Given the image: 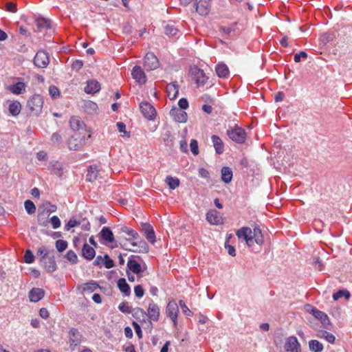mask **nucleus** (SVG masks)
Returning <instances> with one entry per match:
<instances>
[{"label": "nucleus", "mask_w": 352, "mask_h": 352, "mask_svg": "<svg viewBox=\"0 0 352 352\" xmlns=\"http://www.w3.org/2000/svg\"><path fill=\"white\" fill-rule=\"evenodd\" d=\"M239 239L245 241L249 248L253 247L254 243L259 246L263 243V236L259 227L255 226L253 230L249 227H242L236 232Z\"/></svg>", "instance_id": "f257e3e1"}, {"label": "nucleus", "mask_w": 352, "mask_h": 352, "mask_svg": "<svg viewBox=\"0 0 352 352\" xmlns=\"http://www.w3.org/2000/svg\"><path fill=\"white\" fill-rule=\"evenodd\" d=\"M119 233L126 234L129 236L126 240L129 241L133 247H137L139 243L141 248H144L145 251H147L148 248L146 242L140 239L139 234L135 230L123 226L119 228Z\"/></svg>", "instance_id": "f03ea898"}, {"label": "nucleus", "mask_w": 352, "mask_h": 352, "mask_svg": "<svg viewBox=\"0 0 352 352\" xmlns=\"http://www.w3.org/2000/svg\"><path fill=\"white\" fill-rule=\"evenodd\" d=\"M43 98L39 94H34L28 101L27 107L31 116H38L42 111Z\"/></svg>", "instance_id": "7ed1b4c3"}, {"label": "nucleus", "mask_w": 352, "mask_h": 352, "mask_svg": "<svg viewBox=\"0 0 352 352\" xmlns=\"http://www.w3.org/2000/svg\"><path fill=\"white\" fill-rule=\"evenodd\" d=\"M139 314H140L142 316H144L146 315V312L142 308H137L135 309V314L138 315ZM146 315L151 321L157 322L160 319V307L153 300H151V302L148 304Z\"/></svg>", "instance_id": "20e7f679"}, {"label": "nucleus", "mask_w": 352, "mask_h": 352, "mask_svg": "<svg viewBox=\"0 0 352 352\" xmlns=\"http://www.w3.org/2000/svg\"><path fill=\"white\" fill-rule=\"evenodd\" d=\"M226 133L230 139L237 143H243L246 139L245 130L237 125H235L234 127H229Z\"/></svg>", "instance_id": "39448f33"}, {"label": "nucleus", "mask_w": 352, "mask_h": 352, "mask_svg": "<svg viewBox=\"0 0 352 352\" xmlns=\"http://www.w3.org/2000/svg\"><path fill=\"white\" fill-rule=\"evenodd\" d=\"M68 338L70 349L75 351L76 347L82 342L84 338L77 329L72 328L68 332Z\"/></svg>", "instance_id": "423d86ee"}, {"label": "nucleus", "mask_w": 352, "mask_h": 352, "mask_svg": "<svg viewBox=\"0 0 352 352\" xmlns=\"http://www.w3.org/2000/svg\"><path fill=\"white\" fill-rule=\"evenodd\" d=\"M160 65L159 60L156 56L152 53L148 52L144 57V67L146 70L151 71L158 68Z\"/></svg>", "instance_id": "0eeeda50"}, {"label": "nucleus", "mask_w": 352, "mask_h": 352, "mask_svg": "<svg viewBox=\"0 0 352 352\" xmlns=\"http://www.w3.org/2000/svg\"><path fill=\"white\" fill-rule=\"evenodd\" d=\"M49 62L50 60L47 53L43 50L38 51L34 58V65L39 68L46 67Z\"/></svg>", "instance_id": "6e6552de"}, {"label": "nucleus", "mask_w": 352, "mask_h": 352, "mask_svg": "<svg viewBox=\"0 0 352 352\" xmlns=\"http://www.w3.org/2000/svg\"><path fill=\"white\" fill-rule=\"evenodd\" d=\"M67 144L70 150L78 151L85 144V139L81 135L75 134L69 138Z\"/></svg>", "instance_id": "1a4fd4ad"}, {"label": "nucleus", "mask_w": 352, "mask_h": 352, "mask_svg": "<svg viewBox=\"0 0 352 352\" xmlns=\"http://www.w3.org/2000/svg\"><path fill=\"white\" fill-rule=\"evenodd\" d=\"M285 349L287 352H301L300 344L295 336H289L286 339Z\"/></svg>", "instance_id": "9d476101"}, {"label": "nucleus", "mask_w": 352, "mask_h": 352, "mask_svg": "<svg viewBox=\"0 0 352 352\" xmlns=\"http://www.w3.org/2000/svg\"><path fill=\"white\" fill-rule=\"evenodd\" d=\"M140 108L143 116L148 120H153L156 115L155 109L148 102H142L140 104Z\"/></svg>", "instance_id": "9b49d317"}, {"label": "nucleus", "mask_w": 352, "mask_h": 352, "mask_svg": "<svg viewBox=\"0 0 352 352\" xmlns=\"http://www.w3.org/2000/svg\"><path fill=\"white\" fill-rule=\"evenodd\" d=\"M192 79L195 81L196 84L198 86H203L206 84L208 80V77L206 76L204 72L197 67H195L192 69Z\"/></svg>", "instance_id": "f8f14e48"}, {"label": "nucleus", "mask_w": 352, "mask_h": 352, "mask_svg": "<svg viewBox=\"0 0 352 352\" xmlns=\"http://www.w3.org/2000/svg\"><path fill=\"white\" fill-rule=\"evenodd\" d=\"M166 314L168 318L173 321L175 325L177 324V315L179 313V308L176 302H169L166 307Z\"/></svg>", "instance_id": "ddd939ff"}, {"label": "nucleus", "mask_w": 352, "mask_h": 352, "mask_svg": "<svg viewBox=\"0 0 352 352\" xmlns=\"http://www.w3.org/2000/svg\"><path fill=\"white\" fill-rule=\"evenodd\" d=\"M133 78L139 84L143 85L146 82V76L140 66L135 65L131 72Z\"/></svg>", "instance_id": "4468645a"}, {"label": "nucleus", "mask_w": 352, "mask_h": 352, "mask_svg": "<svg viewBox=\"0 0 352 352\" xmlns=\"http://www.w3.org/2000/svg\"><path fill=\"white\" fill-rule=\"evenodd\" d=\"M170 116L175 121L181 123L186 122L188 118V115L185 111L175 107L170 109Z\"/></svg>", "instance_id": "2eb2a0df"}, {"label": "nucleus", "mask_w": 352, "mask_h": 352, "mask_svg": "<svg viewBox=\"0 0 352 352\" xmlns=\"http://www.w3.org/2000/svg\"><path fill=\"white\" fill-rule=\"evenodd\" d=\"M210 0H199V2L195 3L196 11L201 15H207L210 10Z\"/></svg>", "instance_id": "dca6fc26"}, {"label": "nucleus", "mask_w": 352, "mask_h": 352, "mask_svg": "<svg viewBox=\"0 0 352 352\" xmlns=\"http://www.w3.org/2000/svg\"><path fill=\"white\" fill-rule=\"evenodd\" d=\"M42 265L48 272H53L56 270L57 265L55 261L54 254L41 261Z\"/></svg>", "instance_id": "f3484780"}, {"label": "nucleus", "mask_w": 352, "mask_h": 352, "mask_svg": "<svg viewBox=\"0 0 352 352\" xmlns=\"http://www.w3.org/2000/svg\"><path fill=\"white\" fill-rule=\"evenodd\" d=\"M142 230L144 232L146 239L152 244L156 241L155 234L153 227L147 223L142 224Z\"/></svg>", "instance_id": "a211bd4d"}, {"label": "nucleus", "mask_w": 352, "mask_h": 352, "mask_svg": "<svg viewBox=\"0 0 352 352\" xmlns=\"http://www.w3.org/2000/svg\"><path fill=\"white\" fill-rule=\"evenodd\" d=\"M84 90L88 94H94L100 90V84L96 80H88Z\"/></svg>", "instance_id": "6ab92c4d"}, {"label": "nucleus", "mask_w": 352, "mask_h": 352, "mask_svg": "<svg viewBox=\"0 0 352 352\" xmlns=\"http://www.w3.org/2000/svg\"><path fill=\"white\" fill-rule=\"evenodd\" d=\"M44 290L41 288H33L29 292V298L31 302H36L44 296Z\"/></svg>", "instance_id": "aec40b11"}, {"label": "nucleus", "mask_w": 352, "mask_h": 352, "mask_svg": "<svg viewBox=\"0 0 352 352\" xmlns=\"http://www.w3.org/2000/svg\"><path fill=\"white\" fill-rule=\"evenodd\" d=\"M167 96L170 100H175L179 94V86L177 82H171L166 87Z\"/></svg>", "instance_id": "412c9836"}, {"label": "nucleus", "mask_w": 352, "mask_h": 352, "mask_svg": "<svg viewBox=\"0 0 352 352\" xmlns=\"http://www.w3.org/2000/svg\"><path fill=\"white\" fill-rule=\"evenodd\" d=\"M98 235L100 239L106 242L112 243L114 241L113 234L109 227H103Z\"/></svg>", "instance_id": "4be33fe9"}, {"label": "nucleus", "mask_w": 352, "mask_h": 352, "mask_svg": "<svg viewBox=\"0 0 352 352\" xmlns=\"http://www.w3.org/2000/svg\"><path fill=\"white\" fill-rule=\"evenodd\" d=\"M207 221L213 225H218L221 223V217L219 212L216 210H210L206 214Z\"/></svg>", "instance_id": "5701e85b"}, {"label": "nucleus", "mask_w": 352, "mask_h": 352, "mask_svg": "<svg viewBox=\"0 0 352 352\" xmlns=\"http://www.w3.org/2000/svg\"><path fill=\"white\" fill-rule=\"evenodd\" d=\"M27 85L23 82H17L9 87V90L15 95H20L25 92Z\"/></svg>", "instance_id": "b1692460"}, {"label": "nucleus", "mask_w": 352, "mask_h": 352, "mask_svg": "<svg viewBox=\"0 0 352 352\" xmlns=\"http://www.w3.org/2000/svg\"><path fill=\"white\" fill-rule=\"evenodd\" d=\"M211 140L216 153L217 154L223 153L224 151V144L222 140L218 135H212Z\"/></svg>", "instance_id": "393cba45"}, {"label": "nucleus", "mask_w": 352, "mask_h": 352, "mask_svg": "<svg viewBox=\"0 0 352 352\" xmlns=\"http://www.w3.org/2000/svg\"><path fill=\"white\" fill-rule=\"evenodd\" d=\"M118 287L124 296H129L131 294V287L126 283L125 278H121L118 280Z\"/></svg>", "instance_id": "a878e982"}, {"label": "nucleus", "mask_w": 352, "mask_h": 352, "mask_svg": "<svg viewBox=\"0 0 352 352\" xmlns=\"http://www.w3.org/2000/svg\"><path fill=\"white\" fill-rule=\"evenodd\" d=\"M82 255L85 258L91 261L95 257L96 251L94 248L85 243L82 249Z\"/></svg>", "instance_id": "bb28decb"}, {"label": "nucleus", "mask_w": 352, "mask_h": 352, "mask_svg": "<svg viewBox=\"0 0 352 352\" xmlns=\"http://www.w3.org/2000/svg\"><path fill=\"white\" fill-rule=\"evenodd\" d=\"M127 268L134 274H139L142 271L141 265L134 259L129 258L127 262Z\"/></svg>", "instance_id": "cd10ccee"}, {"label": "nucleus", "mask_w": 352, "mask_h": 352, "mask_svg": "<svg viewBox=\"0 0 352 352\" xmlns=\"http://www.w3.org/2000/svg\"><path fill=\"white\" fill-rule=\"evenodd\" d=\"M49 170L58 177L63 175V166L61 164L57 161H52L49 164Z\"/></svg>", "instance_id": "c85d7f7f"}, {"label": "nucleus", "mask_w": 352, "mask_h": 352, "mask_svg": "<svg viewBox=\"0 0 352 352\" xmlns=\"http://www.w3.org/2000/svg\"><path fill=\"white\" fill-rule=\"evenodd\" d=\"M221 180L226 184H229L232 179V170L230 167L224 166L221 168Z\"/></svg>", "instance_id": "c756f323"}, {"label": "nucleus", "mask_w": 352, "mask_h": 352, "mask_svg": "<svg viewBox=\"0 0 352 352\" xmlns=\"http://www.w3.org/2000/svg\"><path fill=\"white\" fill-rule=\"evenodd\" d=\"M82 108L85 112L91 114L96 113L98 105L96 102L91 100H85L83 102Z\"/></svg>", "instance_id": "7c9ffc66"}, {"label": "nucleus", "mask_w": 352, "mask_h": 352, "mask_svg": "<svg viewBox=\"0 0 352 352\" xmlns=\"http://www.w3.org/2000/svg\"><path fill=\"white\" fill-rule=\"evenodd\" d=\"M217 76L220 78H226L229 75V69L225 64H218L215 68Z\"/></svg>", "instance_id": "2f4dec72"}, {"label": "nucleus", "mask_w": 352, "mask_h": 352, "mask_svg": "<svg viewBox=\"0 0 352 352\" xmlns=\"http://www.w3.org/2000/svg\"><path fill=\"white\" fill-rule=\"evenodd\" d=\"M99 171L96 166H90L87 174V180L92 182L98 177Z\"/></svg>", "instance_id": "473e14b6"}, {"label": "nucleus", "mask_w": 352, "mask_h": 352, "mask_svg": "<svg viewBox=\"0 0 352 352\" xmlns=\"http://www.w3.org/2000/svg\"><path fill=\"white\" fill-rule=\"evenodd\" d=\"M36 24L39 29H51L52 21L43 17H39L36 20Z\"/></svg>", "instance_id": "72a5a7b5"}, {"label": "nucleus", "mask_w": 352, "mask_h": 352, "mask_svg": "<svg viewBox=\"0 0 352 352\" xmlns=\"http://www.w3.org/2000/svg\"><path fill=\"white\" fill-rule=\"evenodd\" d=\"M81 217H72L68 222L65 225L64 230L65 231L70 230L71 228L80 226Z\"/></svg>", "instance_id": "f704fd0d"}, {"label": "nucleus", "mask_w": 352, "mask_h": 352, "mask_svg": "<svg viewBox=\"0 0 352 352\" xmlns=\"http://www.w3.org/2000/svg\"><path fill=\"white\" fill-rule=\"evenodd\" d=\"M8 110L10 114L14 116L19 115L21 110V105L18 101H13L10 103Z\"/></svg>", "instance_id": "c9c22d12"}, {"label": "nucleus", "mask_w": 352, "mask_h": 352, "mask_svg": "<svg viewBox=\"0 0 352 352\" xmlns=\"http://www.w3.org/2000/svg\"><path fill=\"white\" fill-rule=\"evenodd\" d=\"M69 124L71 129L74 131H78L83 126V122L80 120V118L76 116L71 117Z\"/></svg>", "instance_id": "e433bc0d"}, {"label": "nucleus", "mask_w": 352, "mask_h": 352, "mask_svg": "<svg viewBox=\"0 0 352 352\" xmlns=\"http://www.w3.org/2000/svg\"><path fill=\"white\" fill-rule=\"evenodd\" d=\"M54 250H50L45 246H41L37 250V255L41 257V260H44L45 258H47L49 256L54 254Z\"/></svg>", "instance_id": "4c0bfd02"}, {"label": "nucleus", "mask_w": 352, "mask_h": 352, "mask_svg": "<svg viewBox=\"0 0 352 352\" xmlns=\"http://www.w3.org/2000/svg\"><path fill=\"white\" fill-rule=\"evenodd\" d=\"M309 349L313 352H322L323 345L318 340H311L309 342Z\"/></svg>", "instance_id": "58836bf2"}, {"label": "nucleus", "mask_w": 352, "mask_h": 352, "mask_svg": "<svg viewBox=\"0 0 352 352\" xmlns=\"http://www.w3.org/2000/svg\"><path fill=\"white\" fill-rule=\"evenodd\" d=\"M162 138L166 146H171L173 143L174 138L168 130L162 133Z\"/></svg>", "instance_id": "ea45409f"}, {"label": "nucleus", "mask_w": 352, "mask_h": 352, "mask_svg": "<svg viewBox=\"0 0 352 352\" xmlns=\"http://www.w3.org/2000/svg\"><path fill=\"white\" fill-rule=\"evenodd\" d=\"M166 182L169 188L172 190L175 189L179 186V179L176 177H173L171 176H168L166 178Z\"/></svg>", "instance_id": "a19ab883"}, {"label": "nucleus", "mask_w": 352, "mask_h": 352, "mask_svg": "<svg viewBox=\"0 0 352 352\" xmlns=\"http://www.w3.org/2000/svg\"><path fill=\"white\" fill-rule=\"evenodd\" d=\"M98 287V284L96 282L91 280L83 285L82 290L83 292H88L91 293L94 292L96 289H97Z\"/></svg>", "instance_id": "79ce46f5"}, {"label": "nucleus", "mask_w": 352, "mask_h": 352, "mask_svg": "<svg viewBox=\"0 0 352 352\" xmlns=\"http://www.w3.org/2000/svg\"><path fill=\"white\" fill-rule=\"evenodd\" d=\"M343 296L346 299H349L351 296L350 292L347 290L340 289L333 294V298L334 300H337Z\"/></svg>", "instance_id": "37998d69"}, {"label": "nucleus", "mask_w": 352, "mask_h": 352, "mask_svg": "<svg viewBox=\"0 0 352 352\" xmlns=\"http://www.w3.org/2000/svg\"><path fill=\"white\" fill-rule=\"evenodd\" d=\"M165 34L169 36H175L178 33V29L174 25L168 24L165 26Z\"/></svg>", "instance_id": "c03bdc74"}, {"label": "nucleus", "mask_w": 352, "mask_h": 352, "mask_svg": "<svg viewBox=\"0 0 352 352\" xmlns=\"http://www.w3.org/2000/svg\"><path fill=\"white\" fill-rule=\"evenodd\" d=\"M25 209L28 214H32L36 212V206L30 200H26L24 203Z\"/></svg>", "instance_id": "a18cd8bd"}, {"label": "nucleus", "mask_w": 352, "mask_h": 352, "mask_svg": "<svg viewBox=\"0 0 352 352\" xmlns=\"http://www.w3.org/2000/svg\"><path fill=\"white\" fill-rule=\"evenodd\" d=\"M67 242L64 240H57L56 241V248L59 252H62L67 248Z\"/></svg>", "instance_id": "49530a36"}, {"label": "nucleus", "mask_w": 352, "mask_h": 352, "mask_svg": "<svg viewBox=\"0 0 352 352\" xmlns=\"http://www.w3.org/2000/svg\"><path fill=\"white\" fill-rule=\"evenodd\" d=\"M65 257L69 261H70L73 264L76 263L78 261L77 255L73 250H69L67 252Z\"/></svg>", "instance_id": "de8ad7c7"}, {"label": "nucleus", "mask_w": 352, "mask_h": 352, "mask_svg": "<svg viewBox=\"0 0 352 352\" xmlns=\"http://www.w3.org/2000/svg\"><path fill=\"white\" fill-rule=\"evenodd\" d=\"M118 309L120 311L125 314H130L131 313V307L129 305V303L127 302H122L120 303L118 306Z\"/></svg>", "instance_id": "09e8293b"}, {"label": "nucleus", "mask_w": 352, "mask_h": 352, "mask_svg": "<svg viewBox=\"0 0 352 352\" xmlns=\"http://www.w3.org/2000/svg\"><path fill=\"white\" fill-rule=\"evenodd\" d=\"M190 151L194 155L199 154L198 142L196 140L192 139L190 142Z\"/></svg>", "instance_id": "8fccbe9b"}, {"label": "nucleus", "mask_w": 352, "mask_h": 352, "mask_svg": "<svg viewBox=\"0 0 352 352\" xmlns=\"http://www.w3.org/2000/svg\"><path fill=\"white\" fill-rule=\"evenodd\" d=\"M34 261V256L31 250H27L24 254V261L26 263H32Z\"/></svg>", "instance_id": "3c124183"}, {"label": "nucleus", "mask_w": 352, "mask_h": 352, "mask_svg": "<svg viewBox=\"0 0 352 352\" xmlns=\"http://www.w3.org/2000/svg\"><path fill=\"white\" fill-rule=\"evenodd\" d=\"M49 94L52 98H57L60 96L59 89L54 85L49 87Z\"/></svg>", "instance_id": "603ef678"}, {"label": "nucleus", "mask_w": 352, "mask_h": 352, "mask_svg": "<svg viewBox=\"0 0 352 352\" xmlns=\"http://www.w3.org/2000/svg\"><path fill=\"white\" fill-rule=\"evenodd\" d=\"M50 222L54 229L58 228L61 225L60 220L57 216L52 217L50 219Z\"/></svg>", "instance_id": "864d4df0"}, {"label": "nucleus", "mask_w": 352, "mask_h": 352, "mask_svg": "<svg viewBox=\"0 0 352 352\" xmlns=\"http://www.w3.org/2000/svg\"><path fill=\"white\" fill-rule=\"evenodd\" d=\"M321 337L331 344H333L336 340V337L332 333L327 331H324Z\"/></svg>", "instance_id": "5fc2aeb1"}, {"label": "nucleus", "mask_w": 352, "mask_h": 352, "mask_svg": "<svg viewBox=\"0 0 352 352\" xmlns=\"http://www.w3.org/2000/svg\"><path fill=\"white\" fill-rule=\"evenodd\" d=\"M103 262L105 267L107 269H110L114 266L113 261L111 258H110V257L107 254L104 255Z\"/></svg>", "instance_id": "6e6d98bb"}, {"label": "nucleus", "mask_w": 352, "mask_h": 352, "mask_svg": "<svg viewBox=\"0 0 352 352\" xmlns=\"http://www.w3.org/2000/svg\"><path fill=\"white\" fill-rule=\"evenodd\" d=\"M134 293L136 297L141 298L144 294V291L142 287L140 285H138L134 287Z\"/></svg>", "instance_id": "4d7b16f0"}, {"label": "nucleus", "mask_w": 352, "mask_h": 352, "mask_svg": "<svg viewBox=\"0 0 352 352\" xmlns=\"http://www.w3.org/2000/svg\"><path fill=\"white\" fill-rule=\"evenodd\" d=\"M80 222L81 223L80 224V226H81L82 230L85 231H89L90 230L91 225L89 221L87 219L81 217Z\"/></svg>", "instance_id": "13d9d810"}, {"label": "nucleus", "mask_w": 352, "mask_h": 352, "mask_svg": "<svg viewBox=\"0 0 352 352\" xmlns=\"http://www.w3.org/2000/svg\"><path fill=\"white\" fill-rule=\"evenodd\" d=\"M301 58L305 59L307 58V54L304 51H301L299 53H296L294 55V60L296 63H299L301 60Z\"/></svg>", "instance_id": "bf43d9fd"}, {"label": "nucleus", "mask_w": 352, "mask_h": 352, "mask_svg": "<svg viewBox=\"0 0 352 352\" xmlns=\"http://www.w3.org/2000/svg\"><path fill=\"white\" fill-rule=\"evenodd\" d=\"M49 221L47 217H45L43 214H40L38 216V223L41 226H47Z\"/></svg>", "instance_id": "052dcab7"}, {"label": "nucleus", "mask_w": 352, "mask_h": 352, "mask_svg": "<svg viewBox=\"0 0 352 352\" xmlns=\"http://www.w3.org/2000/svg\"><path fill=\"white\" fill-rule=\"evenodd\" d=\"M179 304L182 309V311L188 316L192 315V311L188 309L183 300H179Z\"/></svg>", "instance_id": "680f3d73"}, {"label": "nucleus", "mask_w": 352, "mask_h": 352, "mask_svg": "<svg viewBox=\"0 0 352 352\" xmlns=\"http://www.w3.org/2000/svg\"><path fill=\"white\" fill-rule=\"evenodd\" d=\"M83 66V63L80 60H76L72 64V69L75 71H79Z\"/></svg>", "instance_id": "e2e57ef3"}, {"label": "nucleus", "mask_w": 352, "mask_h": 352, "mask_svg": "<svg viewBox=\"0 0 352 352\" xmlns=\"http://www.w3.org/2000/svg\"><path fill=\"white\" fill-rule=\"evenodd\" d=\"M51 140L54 144L58 145L62 142V138L58 133H54L52 135Z\"/></svg>", "instance_id": "0e129e2a"}, {"label": "nucleus", "mask_w": 352, "mask_h": 352, "mask_svg": "<svg viewBox=\"0 0 352 352\" xmlns=\"http://www.w3.org/2000/svg\"><path fill=\"white\" fill-rule=\"evenodd\" d=\"M178 105L179 107V109L182 110L186 109L188 107V102L187 99L182 98L178 101Z\"/></svg>", "instance_id": "69168bd1"}, {"label": "nucleus", "mask_w": 352, "mask_h": 352, "mask_svg": "<svg viewBox=\"0 0 352 352\" xmlns=\"http://www.w3.org/2000/svg\"><path fill=\"white\" fill-rule=\"evenodd\" d=\"M6 8L8 11L11 12H16L17 10L16 4L13 2H7L6 3Z\"/></svg>", "instance_id": "338daca9"}, {"label": "nucleus", "mask_w": 352, "mask_h": 352, "mask_svg": "<svg viewBox=\"0 0 352 352\" xmlns=\"http://www.w3.org/2000/svg\"><path fill=\"white\" fill-rule=\"evenodd\" d=\"M122 349L125 352H136L134 345L130 342L124 344Z\"/></svg>", "instance_id": "774afa93"}]
</instances>
